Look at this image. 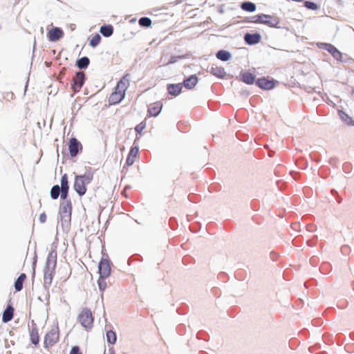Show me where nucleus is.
Instances as JSON below:
<instances>
[{"label": "nucleus", "mask_w": 354, "mask_h": 354, "mask_svg": "<svg viewBox=\"0 0 354 354\" xmlns=\"http://www.w3.org/2000/svg\"><path fill=\"white\" fill-rule=\"evenodd\" d=\"M198 82V77L196 75H192L184 80V86L188 89L194 88Z\"/></svg>", "instance_id": "6ab92c4d"}, {"label": "nucleus", "mask_w": 354, "mask_h": 354, "mask_svg": "<svg viewBox=\"0 0 354 354\" xmlns=\"http://www.w3.org/2000/svg\"><path fill=\"white\" fill-rule=\"evenodd\" d=\"M182 90V85L180 84H170L168 86V91L169 93L174 96L178 95Z\"/></svg>", "instance_id": "412c9836"}, {"label": "nucleus", "mask_w": 354, "mask_h": 354, "mask_svg": "<svg viewBox=\"0 0 354 354\" xmlns=\"http://www.w3.org/2000/svg\"><path fill=\"white\" fill-rule=\"evenodd\" d=\"M30 339L34 345H37L39 342V332L36 326H32L30 330Z\"/></svg>", "instance_id": "f3484780"}, {"label": "nucleus", "mask_w": 354, "mask_h": 354, "mask_svg": "<svg viewBox=\"0 0 354 354\" xmlns=\"http://www.w3.org/2000/svg\"><path fill=\"white\" fill-rule=\"evenodd\" d=\"M57 251L55 250H52L49 252L46 266L44 268V283L46 284L50 285L53 279V277L55 274V268L57 265Z\"/></svg>", "instance_id": "f03ea898"}, {"label": "nucleus", "mask_w": 354, "mask_h": 354, "mask_svg": "<svg viewBox=\"0 0 354 354\" xmlns=\"http://www.w3.org/2000/svg\"><path fill=\"white\" fill-rule=\"evenodd\" d=\"M72 203L71 201H64L60 203L59 216L62 221L68 223L71 219Z\"/></svg>", "instance_id": "423d86ee"}, {"label": "nucleus", "mask_w": 354, "mask_h": 354, "mask_svg": "<svg viewBox=\"0 0 354 354\" xmlns=\"http://www.w3.org/2000/svg\"><path fill=\"white\" fill-rule=\"evenodd\" d=\"M69 354H82L80 348L77 346H74L72 347Z\"/></svg>", "instance_id": "58836bf2"}, {"label": "nucleus", "mask_w": 354, "mask_h": 354, "mask_svg": "<svg viewBox=\"0 0 354 354\" xmlns=\"http://www.w3.org/2000/svg\"><path fill=\"white\" fill-rule=\"evenodd\" d=\"M129 86V81L125 77L121 79L117 84L115 91L110 95L109 102L116 104L120 102L125 96L126 90Z\"/></svg>", "instance_id": "7ed1b4c3"}, {"label": "nucleus", "mask_w": 354, "mask_h": 354, "mask_svg": "<svg viewBox=\"0 0 354 354\" xmlns=\"http://www.w3.org/2000/svg\"><path fill=\"white\" fill-rule=\"evenodd\" d=\"M347 248H348V246H346V245H344V246L342 248V251H344V250H346Z\"/></svg>", "instance_id": "a19ab883"}, {"label": "nucleus", "mask_w": 354, "mask_h": 354, "mask_svg": "<svg viewBox=\"0 0 354 354\" xmlns=\"http://www.w3.org/2000/svg\"><path fill=\"white\" fill-rule=\"evenodd\" d=\"M333 53L331 55L333 57L334 59H335L337 61H342L343 55L337 48Z\"/></svg>", "instance_id": "f704fd0d"}, {"label": "nucleus", "mask_w": 354, "mask_h": 354, "mask_svg": "<svg viewBox=\"0 0 354 354\" xmlns=\"http://www.w3.org/2000/svg\"><path fill=\"white\" fill-rule=\"evenodd\" d=\"M245 42L248 44L252 45L259 43L261 41V35L258 33L250 34L247 33L244 36Z\"/></svg>", "instance_id": "4468645a"}, {"label": "nucleus", "mask_w": 354, "mask_h": 354, "mask_svg": "<svg viewBox=\"0 0 354 354\" xmlns=\"http://www.w3.org/2000/svg\"><path fill=\"white\" fill-rule=\"evenodd\" d=\"M318 48L327 50L330 55H332L337 48L333 45L328 43L319 42L317 44Z\"/></svg>", "instance_id": "4be33fe9"}, {"label": "nucleus", "mask_w": 354, "mask_h": 354, "mask_svg": "<svg viewBox=\"0 0 354 354\" xmlns=\"http://www.w3.org/2000/svg\"><path fill=\"white\" fill-rule=\"evenodd\" d=\"M90 63L89 59L87 57H83L77 61V66L80 68H86Z\"/></svg>", "instance_id": "393cba45"}, {"label": "nucleus", "mask_w": 354, "mask_h": 354, "mask_svg": "<svg viewBox=\"0 0 354 354\" xmlns=\"http://www.w3.org/2000/svg\"><path fill=\"white\" fill-rule=\"evenodd\" d=\"M60 194V187L57 185H54L50 190V196L53 199H57Z\"/></svg>", "instance_id": "c756f323"}, {"label": "nucleus", "mask_w": 354, "mask_h": 354, "mask_svg": "<svg viewBox=\"0 0 354 354\" xmlns=\"http://www.w3.org/2000/svg\"><path fill=\"white\" fill-rule=\"evenodd\" d=\"M241 7L243 10L248 12H254L256 9L255 4L252 2H244L241 4Z\"/></svg>", "instance_id": "bb28decb"}, {"label": "nucleus", "mask_w": 354, "mask_h": 354, "mask_svg": "<svg viewBox=\"0 0 354 354\" xmlns=\"http://www.w3.org/2000/svg\"><path fill=\"white\" fill-rule=\"evenodd\" d=\"M139 24L143 27H149L151 24V20L148 17H142L139 20Z\"/></svg>", "instance_id": "72a5a7b5"}, {"label": "nucleus", "mask_w": 354, "mask_h": 354, "mask_svg": "<svg viewBox=\"0 0 354 354\" xmlns=\"http://www.w3.org/2000/svg\"><path fill=\"white\" fill-rule=\"evenodd\" d=\"M46 214L44 212V213H41L39 216V221L41 223H44L46 221Z\"/></svg>", "instance_id": "ea45409f"}, {"label": "nucleus", "mask_w": 354, "mask_h": 354, "mask_svg": "<svg viewBox=\"0 0 354 354\" xmlns=\"http://www.w3.org/2000/svg\"><path fill=\"white\" fill-rule=\"evenodd\" d=\"M113 32L112 26H104L100 28V32L104 37H110Z\"/></svg>", "instance_id": "a878e982"}, {"label": "nucleus", "mask_w": 354, "mask_h": 354, "mask_svg": "<svg viewBox=\"0 0 354 354\" xmlns=\"http://www.w3.org/2000/svg\"><path fill=\"white\" fill-rule=\"evenodd\" d=\"M77 321L86 330H91L94 322L91 310L87 308H83L77 317Z\"/></svg>", "instance_id": "39448f33"}, {"label": "nucleus", "mask_w": 354, "mask_h": 354, "mask_svg": "<svg viewBox=\"0 0 354 354\" xmlns=\"http://www.w3.org/2000/svg\"><path fill=\"white\" fill-rule=\"evenodd\" d=\"M94 172L91 169H88L84 174L76 176L74 181V189L82 196L86 192V185L93 179Z\"/></svg>", "instance_id": "f257e3e1"}, {"label": "nucleus", "mask_w": 354, "mask_h": 354, "mask_svg": "<svg viewBox=\"0 0 354 354\" xmlns=\"http://www.w3.org/2000/svg\"><path fill=\"white\" fill-rule=\"evenodd\" d=\"M69 189H60V195L61 198L64 201H68L66 198L68 197Z\"/></svg>", "instance_id": "e433bc0d"}, {"label": "nucleus", "mask_w": 354, "mask_h": 354, "mask_svg": "<svg viewBox=\"0 0 354 354\" xmlns=\"http://www.w3.org/2000/svg\"><path fill=\"white\" fill-rule=\"evenodd\" d=\"M100 276L109 277L111 272V263L109 258L102 257L98 266Z\"/></svg>", "instance_id": "0eeeda50"}, {"label": "nucleus", "mask_w": 354, "mask_h": 354, "mask_svg": "<svg viewBox=\"0 0 354 354\" xmlns=\"http://www.w3.org/2000/svg\"><path fill=\"white\" fill-rule=\"evenodd\" d=\"M240 76L241 80L247 84H252L255 82V76L248 71L241 72Z\"/></svg>", "instance_id": "2eb2a0df"}, {"label": "nucleus", "mask_w": 354, "mask_h": 354, "mask_svg": "<svg viewBox=\"0 0 354 354\" xmlns=\"http://www.w3.org/2000/svg\"><path fill=\"white\" fill-rule=\"evenodd\" d=\"M14 308L11 306H8L3 311L2 320L4 323L10 322L13 317Z\"/></svg>", "instance_id": "a211bd4d"}, {"label": "nucleus", "mask_w": 354, "mask_h": 354, "mask_svg": "<svg viewBox=\"0 0 354 354\" xmlns=\"http://www.w3.org/2000/svg\"><path fill=\"white\" fill-rule=\"evenodd\" d=\"M27 277L25 273H21L20 276L17 278L15 283V288L17 292H19L23 288V283L26 279Z\"/></svg>", "instance_id": "aec40b11"}, {"label": "nucleus", "mask_w": 354, "mask_h": 354, "mask_svg": "<svg viewBox=\"0 0 354 354\" xmlns=\"http://www.w3.org/2000/svg\"><path fill=\"white\" fill-rule=\"evenodd\" d=\"M253 22L268 24L274 26L277 21L271 16L266 15H256L253 17Z\"/></svg>", "instance_id": "1a4fd4ad"}, {"label": "nucleus", "mask_w": 354, "mask_h": 354, "mask_svg": "<svg viewBox=\"0 0 354 354\" xmlns=\"http://www.w3.org/2000/svg\"><path fill=\"white\" fill-rule=\"evenodd\" d=\"M100 40H101V37L99 34L97 33L91 39L90 45L92 47H95L100 44Z\"/></svg>", "instance_id": "2f4dec72"}, {"label": "nucleus", "mask_w": 354, "mask_h": 354, "mask_svg": "<svg viewBox=\"0 0 354 354\" xmlns=\"http://www.w3.org/2000/svg\"><path fill=\"white\" fill-rule=\"evenodd\" d=\"M216 57L222 61H227L230 57V54L225 50H219L216 53Z\"/></svg>", "instance_id": "cd10ccee"}, {"label": "nucleus", "mask_w": 354, "mask_h": 354, "mask_svg": "<svg viewBox=\"0 0 354 354\" xmlns=\"http://www.w3.org/2000/svg\"><path fill=\"white\" fill-rule=\"evenodd\" d=\"M338 115L341 120L348 125H354V121L353 120V119L344 111H339Z\"/></svg>", "instance_id": "b1692460"}, {"label": "nucleus", "mask_w": 354, "mask_h": 354, "mask_svg": "<svg viewBox=\"0 0 354 354\" xmlns=\"http://www.w3.org/2000/svg\"><path fill=\"white\" fill-rule=\"evenodd\" d=\"M82 149L80 142L75 138H72L69 141L68 149L71 157H75L78 153L79 149Z\"/></svg>", "instance_id": "9d476101"}, {"label": "nucleus", "mask_w": 354, "mask_h": 354, "mask_svg": "<svg viewBox=\"0 0 354 354\" xmlns=\"http://www.w3.org/2000/svg\"><path fill=\"white\" fill-rule=\"evenodd\" d=\"M138 151L139 150L138 147L133 146L131 147L126 160V165L128 167L131 166L135 162L138 156Z\"/></svg>", "instance_id": "ddd939ff"}, {"label": "nucleus", "mask_w": 354, "mask_h": 354, "mask_svg": "<svg viewBox=\"0 0 354 354\" xmlns=\"http://www.w3.org/2000/svg\"><path fill=\"white\" fill-rule=\"evenodd\" d=\"M60 189H69L68 176L66 174H64L62 176Z\"/></svg>", "instance_id": "473e14b6"}, {"label": "nucleus", "mask_w": 354, "mask_h": 354, "mask_svg": "<svg viewBox=\"0 0 354 354\" xmlns=\"http://www.w3.org/2000/svg\"><path fill=\"white\" fill-rule=\"evenodd\" d=\"M64 36L63 30L59 28H53L48 32L47 37L50 41H55Z\"/></svg>", "instance_id": "9b49d317"}, {"label": "nucleus", "mask_w": 354, "mask_h": 354, "mask_svg": "<svg viewBox=\"0 0 354 354\" xmlns=\"http://www.w3.org/2000/svg\"><path fill=\"white\" fill-rule=\"evenodd\" d=\"M256 84L261 88L270 90L274 88L275 83L274 80H269L265 77H262L256 81Z\"/></svg>", "instance_id": "f8f14e48"}, {"label": "nucleus", "mask_w": 354, "mask_h": 354, "mask_svg": "<svg viewBox=\"0 0 354 354\" xmlns=\"http://www.w3.org/2000/svg\"><path fill=\"white\" fill-rule=\"evenodd\" d=\"M210 73L218 77H224L226 75L223 68L214 64L212 66Z\"/></svg>", "instance_id": "dca6fc26"}, {"label": "nucleus", "mask_w": 354, "mask_h": 354, "mask_svg": "<svg viewBox=\"0 0 354 354\" xmlns=\"http://www.w3.org/2000/svg\"><path fill=\"white\" fill-rule=\"evenodd\" d=\"M146 128V122L145 121H143L142 122H140V124H138L136 128H135V130L136 131L140 134L141 132Z\"/></svg>", "instance_id": "c9c22d12"}, {"label": "nucleus", "mask_w": 354, "mask_h": 354, "mask_svg": "<svg viewBox=\"0 0 354 354\" xmlns=\"http://www.w3.org/2000/svg\"><path fill=\"white\" fill-rule=\"evenodd\" d=\"M85 80V74L82 71L77 72L73 79L72 89L74 93H77L80 91Z\"/></svg>", "instance_id": "6e6552de"}, {"label": "nucleus", "mask_w": 354, "mask_h": 354, "mask_svg": "<svg viewBox=\"0 0 354 354\" xmlns=\"http://www.w3.org/2000/svg\"><path fill=\"white\" fill-rule=\"evenodd\" d=\"M318 48L327 50L330 55H332L337 48L333 45L328 43L319 42L317 44Z\"/></svg>", "instance_id": "5701e85b"}, {"label": "nucleus", "mask_w": 354, "mask_h": 354, "mask_svg": "<svg viewBox=\"0 0 354 354\" xmlns=\"http://www.w3.org/2000/svg\"><path fill=\"white\" fill-rule=\"evenodd\" d=\"M59 340V328L58 324L53 325L50 330L44 336V346L50 348L55 345Z\"/></svg>", "instance_id": "20e7f679"}, {"label": "nucleus", "mask_w": 354, "mask_h": 354, "mask_svg": "<svg viewBox=\"0 0 354 354\" xmlns=\"http://www.w3.org/2000/svg\"><path fill=\"white\" fill-rule=\"evenodd\" d=\"M304 5L308 9H311V10L317 9V4L313 2H311V1H305Z\"/></svg>", "instance_id": "4c0bfd02"}, {"label": "nucleus", "mask_w": 354, "mask_h": 354, "mask_svg": "<svg viewBox=\"0 0 354 354\" xmlns=\"http://www.w3.org/2000/svg\"><path fill=\"white\" fill-rule=\"evenodd\" d=\"M106 339L109 344H114L116 342V335L113 330H109L106 332Z\"/></svg>", "instance_id": "c85d7f7f"}, {"label": "nucleus", "mask_w": 354, "mask_h": 354, "mask_svg": "<svg viewBox=\"0 0 354 354\" xmlns=\"http://www.w3.org/2000/svg\"><path fill=\"white\" fill-rule=\"evenodd\" d=\"M107 277H102V276H100V277L97 280L99 288H100V291H102V292H104L106 288V282L105 281V279Z\"/></svg>", "instance_id": "7c9ffc66"}]
</instances>
